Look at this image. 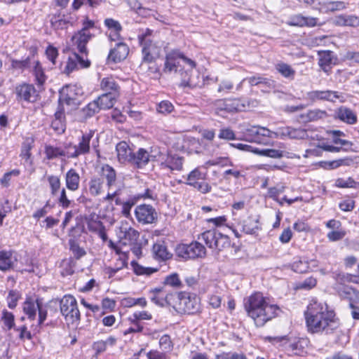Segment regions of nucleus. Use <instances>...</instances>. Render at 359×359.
<instances>
[{
    "instance_id": "nucleus-1",
    "label": "nucleus",
    "mask_w": 359,
    "mask_h": 359,
    "mask_svg": "<svg viewBox=\"0 0 359 359\" xmlns=\"http://www.w3.org/2000/svg\"><path fill=\"white\" fill-rule=\"evenodd\" d=\"M196 62L179 49H172L165 54L162 73L165 75H175L181 80V85L190 88L201 87L203 85L198 75L194 76L192 70Z\"/></svg>"
},
{
    "instance_id": "nucleus-2",
    "label": "nucleus",
    "mask_w": 359,
    "mask_h": 359,
    "mask_svg": "<svg viewBox=\"0 0 359 359\" xmlns=\"http://www.w3.org/2000/svg\"><path fill=\"white\" fill-rule=\"evenodd\" d=\"M304 315L308 332L311 334H331L339 325L335 313L316 299L311 301Z\"/></svg>"
},
{
    "instance_id": "nucleus-3",
    "label": "nucleus",
    "mask_w": 359,
    "mask_h": 359,
    "mask_svg": "<svg viewBox=\"0 0 359 359\" xmlns=\"http://www.w3.org/2000/svg\"><path fill=\"white\" fill-rule=\"evenodd\" d=\"M244 308L257 327L264 326L278 316L279 307L269 303L259 292H255L244 299Z\"/></svg>"
},
{
    "instance_id": "nucleus-4",
    "label": "nucleus",
    "mask_w": 359,
    "mask_h": 359,
    "mask_svg": "<svg viewBox=\"0 0 359 359\" xmlns=\"http://www.w3.org/2000/svg\"><path fill=\"white\" fill-rule=\"evenodd\" d=\"M137 39L141 48L140 67L155 62L160 57L163 46V41L160 39L158 34L147 28L139 32Z\"/></svg>"
},
{
    "instance_id": "nucleus-5",
    "label": "nucleus",
    "mask_w": 359,
    "mask_h": 359,
    "mask_svg": "<svg viewBox=\"0 0 359 359\" xmlns=\"http://www.w3.org/2000/svg\"><path fill=\"white\" fill-rule=\"evenodd\" d=\"M290 127H282L276 131H271L269 129L259 126H252L245 130L246 140L260 144L267 145L270 144L271 138L289 137Z\"/></svg>"
},
{
    "instance_id": "nucleus-6",
    "label": "nucleus",
    "mask_w": 359,
    "mask_h": 359,
    "mask_svg": "<svg viewBox=\"0 0 359 359\" xmlns=\"http://www.w3.org/2000/svg\"><path fill=\"white\" fill-rule=\"evenodd\" d=\"M198 239L203 241L210 249L216 252L229 248L231 245L229 237L215 229L204 231L198 236Z\"/></svg>"
},
{
    "instance_id": "nucleus-7",
    "label": "nucleus",
    "mask_w": 359,
    "mask_h": 359,
    "mask_svg": "<svg viewBox=\"0 0 359 359\" xmlns=\"http://www.w3.org/2000/svg\"><path fill=\"white\" fill-rule=\"evenodd\" d=\"M95 27V22L88 18H86L82 22L81 29L75 33L72 37V44L77 48L81 54H85L86 56L88 53L86 44L94 36L93 31Z\"/></svg>"
},
{
    "instance_id": "nucleus-8",
    "label": "nucleus",
    "mask_w": 359,
    "mask_h": 359,
    "mask_svg": "<svg viewBox=\"0 0 359 359\" xmlns=\"http://www.w3.org/2000/svg\"><path fill=\"white\" fill-rule=\"evenodd\" d=\"M119 93H105L98 97V98L90 102L82 110L86 117H91L100 110H106L112 108L114 105Z\"/></svg>"
},
{
    "instance_id": "nucleus-9",
    "label": "nucleus",
    "mask_w": 359,
    "mask_h": 359,
    "mask_svg": "<svg viewBox=\"0 0 359 359\" xmlns=\"http://www.w3.org/2000/svg\"><path fill=\"white\" fill-rule=\"evenodd\" d=\"M60 311L67 324H73L80 320V312L77 302L72 295L64 296L60 302Z\"/></svg>"
},
{
    "instance_id": "nucleus-10",
    "label": "nucleus",
    "mask_w": 359,
    "mask_h": 359,
    "mask_svg": "<svg viewBox=\"0 0 359 359\" xmlns=\"http://www.w3.org/2000/svg\"><path fill=\"white\" fill-rule=\"evenodd\" d=\"M177 303L172 306L178 312L193 314L200 309V299L196 295L180 292L177 295Z\"/></svg>"
},
{
    "instance_id": "nucleus-11",
    "label": "nucleus",
    "mask_w": 359,
    "mask_h": 359,
    "mask_svg": "<svg viewBox=\"0 0 359 359\" xmlns=\"http://www.w3.org/2000/svg\"><path fill=\"white\" fill-rule=\"evenodd\" d=\"M339 296L349 301L351 315L355 320H359V307L355 304L359 303V292L348 285H340L337 288Z\"/></svg>"
},
{
    "instance_id": "nucleus-12",
    "label": "nucleus",
    "mask_w": 359,
    "mask_h": 359,
    "mask_svg": "<svg viewBox=\"0 0 359 359\" xmlns=\"http://www.w3.org/2000/svg\"><path fill=\"white\" fill-rule=\"evenodd\" d=\"M83 91L81 88L76 85L67 86L62 88L60 93V102L62 104H67L72 107L79 105V97L83 95Z\"/></svg>"
},
{
    "instance_id": "nucleus-13",
    "label": "nucleus",
    "mask_w": 359,
    "mask_h": 359,
    "mask_svg": "<svg viewBox=\"0 0 359 359\" xmlns=\"http://www.w3.org/2000/svg\"><path fill=\"white\" fill-rule=\"evenodd\" d=\"M177 253L179 256L184 259H195L205 257L206 249L200 242L195 241L189 245L179 247Z\"/></svg>"
},
{
    "instance_id": "nucleus-14",
    "label": "nucleus",
    "mask_w": 359,
    "mask_h": 359,
    "mask_svg": "<svg viewBox=\"0 0 359 359\" xmlns=\"http://www.w3.org/2000/svg\"><path fill=\"white\" fill-rule=\"evenodd\" d=\"M307 98L313 102L317 100L329 101L335 102L339 100L344 102V97L342 93L334 90H313L307 93Z\"/></svg>"
},
{
    "instance_id": "nucleus-15",
    "label": "nucleus",
    "mask_w": 359,
    "mask_h": 359,
    "mask_svg": "<svg viewBox=\"0 0 359 359\" xmlns=\"http://www.w3.org/2000/svg\"><path fill=\"white\" fill-rule=\"evenodd\" d=\"M137 221L142 224H152L157 219V212L150 205H140L135 208Z\"/></svg>"
},
{
    "instance_id": "nucleus-16",
    "label": "nucleus",
    "mask_w": 359,
    "mask_h": 359,
    "mask_svg": "<svg viewBox=\"0 0 359 359\" xmlns=\"http://www.w3.org/2000/svg\"><path fill=\"white\" fill-rule=\"evenodd\" d=\"M90 65V62L87 59V56L85 55L84 57L83 55H79V54L74 53L69 57L63 69V72L68 75L79 68H87Z\"/></svg>"
},
{
    "instance_id": "nucleus-17",
    "label": "nucleus",
    "mask_w": 359,
    "mask_h": 359,
    "mask_svg": "<svg viewBox=\"0 0 359 359\" xmlns=\"http://www.w3.org/2000/svg\"><path fill=\"white\" fill-rule=\"evenodd\" d=\"M15 93L18 100L34 102L36 100L38 94L32 84L23 83L15 88Z\"/></svg>"
},
{
    "instance_id": "nucleus-18",
    "label": "nucleus",
    "mask_w": 359,
    "mask_h": 359,
    "mask_svg": "<svg viewBox=\"0 0 359 359\" xmlns=\"http://www.w3.org/2000/svg\"><path fill=\"white\" fill-rule=\"evenodd\" d=\"M140 233L128 225L127 222L121 223L120 226V242L123 245H132L136 243Z\"/></svg>"
},
{
    "instance_id": "nucleus-19",
    "label": "nucleus",
    "mask_w": 359,
    "mask_h": 359,
    "mask_svg": "<svg viewBox=\"0 0 359 359\" xmlns=\"http://www.w3.org/2000/svg\"><path fill=\"white\" fill-rule=\"evenodd\" d=\"M116 150L118 160L121 163H132L134 153L126 142L122 141L118 143Z\"/></svg>"
},
{
    "instance_id": "nucleus-20",
    "label": "nucleus",
    "mask_w": 359,
    "mask_h": 359,
    "mask_svg": "<svg viewBox=\"0 0 359 359\" xmlns=\"http://www.w3.org/2000/svg\"><path fill=\"white\" fill-rule=\"evenodd\" d=\"M318 65L325 73L329 74L332 65L335 64L333 53L330 50H321L318 52Z\"/></svg>"
},
{
    "instance_id": "nucleus-21",
    "label": "nucleus",
    "mask_w": 359,
    "mask_h": 359,
    "mask_svg": "<svg viewBox=\"0 0 359 359\" xmlns=\"http://www.w3.org/2000/svg\"><path fill=\"white\" fill-rule=\"evenodd\" d=\"M17 258L11 250L0 251V271H7L13 269Z\"/></svg>"
},
{
    "instance_id": "nucleus-22",
    "label": "nucleus",
    "mask_w": 359,
    "mask_h": 359,
    "mask_svg": "<svg viewBox=\"0 0 359 359\" xmlns=\"http://www.w3.org/2000/svg\"><path fill=\"white\" fill-rule=\"evenodd\" d=\"M335 117L349 125L355 124L358 121L356 114L344 106L340 107L335 111Z\"/></svg>"
},
{
    "instance_id": "nucleus-23",
    "label": "nucleus",
    "mask_w": 359,
    "mask_h": 359,
    "mask_svg": "<svg viewBox=\"0 0 359 359\" xmlns=\"http://www.w3.org/2000/svg\"><path fill=\"white\" fill-rule=\"evenodd\" d=\"M285 348L292 354L299 355L308 346V340L304 338H294L285 343Z\"/></svg>"
},
{
    "instance_id": "nucleus-24",
    "label": "nucleus",
    "mask_w": 359,
    "mask_h": 359,
    "mask_svg": "<svg viewBox=\"0 0 359 359\" xmlns=\"http://www.w3.org/2000/svg\"><path fill=\"white\" fill-rule=\"evenodd\" d=\"M152 252L155 259L166 261L172 258V254L168 250L164 241H158L154 244Z\"/></svg>"
},
{
    "instance_id": "nucleus-25",
    "label": "nucleus",
    "mask_w": 359,
    "mask_h": 359,
    "mask_svg": "<svg viewBox=\"0 0 359 359\" xmlns=\"http://www.w3.org/2000/svg\"><path fill=\"white\" fill-rule=\"evenodd\" d=\"M128 53V46L124 43L119 42L110 50L109 57L114 62H121L127 57Z\"/></svg>"
},
{
    "instance_id": "nucleus-26",
    "label": "nucleus",
    "mask_w": 359,
    "mask_h": 359,
    "mask_svg": "<svg viewBox=\"0 0 359 359\" xmlns=\"http://www.w3.org/2000/svg\"><path fill=\"white\" fill-rule=\"evenodd\" d=\"M318 19L313 17H304L302 15H295L292 16L287 24L290 26L298 27H314L317 25Z\"/></svg>"
},
{
    "instance_id": "nucleus-27",
    "label": "nucleus",
    "mask_w": 359,
    "mask_h": 359,
    "mask_svg": "<svg viewBox=\"0 0 359 359\" xmlns=\"http://www.w3.org/2000/svg\"><path fill=\"white\" fill-rule=\"evenodd\" d=\"M80 176L73 168L69 170L65 175V184L67 188L72 191H76L79 187Z\"/></svg>"
},
{
    "instance_id": "nucleus-28",
    "label": "nucleus",
    "mask_w": 359,
    "mask_h": 359,
    "mask_svg": "<svg viewBox=\"0 0 359 359\" xmlns=\"http://www.w3.org/2000/svg\"><path fill=\"white\" fill-rule=\"evenodd\" d=\"M347 4L342 1H325L319 4L318 10L323 13L342 11L346 8Z\"/></svg>"
},
{
    "instance_id": "nucleus-29",
    "label": "nucleus",
    "mask_w": 359,
    "mask_h": 359,
    "mask_svg": "<svg viewBox=\"0 0 359 359\" xmlns=\"http://www.w3.org/2000/svg\"><path fill=\"white\" fill-rule=\"evenodd\" d=\"M104 25L111 30L109 38L111 41H116L120 37V32L122 30V26L120 22L113 18H106Z\"/></svg>"
},
{
    "instance_id": "nucleus-30",
    "label": "nucleus",
    "mask_w": 359,
    "mask_h": 359,
    "mask_svg": "<svg viewBox=\"0 0 359 359\" xmlns=\"http://www.w3.org/2000/svg\"><path fill=\"white\" fill-rule=\"evenodd\" d=\"M95 132L90 130L88 133L83 134L79 144L75 145L80 155H84L90 151V142L93 137Z\"/></svg>"
},
{
    "instance_id": "nucleus-31",
    "label": "nucleus",
    "mask_w": 359,
    "mask_h": 359,
    "mask_svg": "<svg viewBox=\"0 0 359 359\" xmlns=\"http://www.w3.org/2000/svg\"><path fill=\"white\" fill-rule=\"evenodd\" d=\"M151 161L149 151L141 148L136 154H134L132 164L136 165L139 168H144Z\"/></svg>"
},
{
    "instance_id": "nucleus-32",
    "label": "nucleus",
    "mask_w": 359,
    "mask_h": 359,
    "mask_svg": "<svg viewBox=\"0 0 359 359\" xmlns=\"http://www.w3.org/2000/svg\"><path fill=\"white\" fill-rule=\"evenodd\" d=\"M352 158L346 157L331 161H323L320 163L321 166L327 170H333L341 166H349L353 163Z\"/></svg>"
},
{
    "instance_id": "nucleus-33",
    "label": "nucleus",
    "mask_w": 359,
    "mask_h": 359,
    "mask_svg": "<svg viewBox=\"0 0 359 359\" xmlns=\"http://www.w3.org/2000/svg\"><path fill=\"white\" fill-rule=\"evenodd\" d=\"M275 67L277 72L284 78L289 80L294 79L296 71L290 65L279 62L276 65Z\"/></svg>"
},
{
    "instance_id": "nucleus-34",
    "label": "nucleus",
    "mask_w": 359,
    "mask_h": 359,
    "mask_svg": "<svg viewBox=\"0 0 359 359\" xmlns=\"http://www.w3.org/2000/svg\"><path fill=\"white\" fill-rule=\"evenodd\" d=\"M248 106V102L246 100L241 99H228L227 111L234 112L245 111Z\"/></svg>"
},
{
    "instance_id": "nucleus-35",
    "label": "nucleus",
    "mask_w": 359,
    "mask_h": 359,
    "mask_svg": "<svg viewBox=\"0 0 359 359\" xmlns=\"http://www.w3.org/2000/svg\"><path fill=\"white\" fill-rule=\"evenodd\" d=\"M41 302L36 300L34 302L32 299H27L23 306V311L29 319H34L36 311L41 305Z\"/></svg>"
},
{
    "instance_id": "nucleus-36",
    "label": "nucleus",
    "mask_w": 359,
    "mask_h": 359,
    "mask_svg": "<svg viewBox=\"0 0 359 359\" xmlns=\"http://www.w3.org/2000/svg\"><path fill=\"white\" fill-rule=\"evenodd\" d=\"M336 24L339 26H359V18L355 15H339L336 18Z\"/></svg>"
},
{
    "instance_id": "nucleus-37",
    "label": "nucleus",
    "mask_w": 359,
    "mask_h": 359,
    "mask_svg": "<svg viewBox=\"0 0 359 359\" xmlns=\"http://www.w3.org/2000/svg\"><path fill=\"white\" fill-rule=\"evenodd\" d=\"M259 229V219L254 217H248L243 221V230L248 234H254Z\"/></svg>"
},
{
    "instance_id": "nucleus-38",
    "label": "nucleus",
    "mask_w": 359,
    "mask_h": 359,
    "mask_svg": "<svg viewBox=\"0 0 359 359\" xmlns=\"http://www.w3.org/2000/svg\"><path fill=\"white\" fill-rule=\"evenodd\" d=\"M33 74L38 85H43L46 81V76L40 62L37 60L32 62V64Z\"/></svg>"
},
{
    "instance_id": "nucleus-39",
    "label": "nucleus",
    "mask_w": 359,
    "mask_h": 359,
    "mask_svg": "<svg viewBox=\"0 0 359 359\" xmlns=\"http://www.w3.org/2000/svg\"><path fill=\"white\" fill-rule=\"evenodd\" d=\"M162 165L172 170H181L182 169L183 158L178 156H172L166 162L161 163Z\"/></svg>"
},
{
    "instance_id": "nucleus-40",
    "label": "nucleus",
    "mask_w": 359,
    "mask_h": 359,
    "mask_svg": "<svg viewBox=\"0 0 359 359\" xmlns=\"http://www.w3.org/2000/svg\"><path fill=\"white\" fill-rule=\"evenodd\" d=\"M102 176L107 180V185L109 187H111L116 179V171L114 169L109 165H104L102 168Z\"/></svg>"
},
{
    "instance_id": "nucleus-41",
    "label": "nucleus",
    "mask_w": 359,
    "mask_h": 359,
    "mask_svg": "<svg viewBox=\"0 0 359 359\" xmlns=\"http://www.w3.org/2000/svg\"><path fill=\"white\" fill-rule=\"evenodd\" d=\"M102 90L106 93H118L119 87L115 80L111 77H106L102 79L100 83Z\"/></svg>"
},
{
    "instance_id": "nucleus-42",
    "label": "nucleus",
    "mask_w": 359,
    "mask_h": 359,
    "mask_svg": "<svg viewBox=\"0 0 359 359\" xmlns=\"http://www.w3.org/2000/svg\"><path fill=\"white\" fill-rule=\"evenodd\" d=\"M103 180L100 177H94L89 182V191L93 196L99 195L102 189Z\"/></svg>"
},
{
    "instance_id": "nucleus-43",
    "label": "nucleus",
    "mask_w": 359,
    "mask_h": 359,
    "mask_svg": "<svg viewBox=\"0 0 359 359\" xmlns=\"http://www.w3.org/2000/svg\"><path fill=\"white\" fill-rule=\"evenodd\" d=\"M256 154L263 156H267L273 158H280L284 156V151L279 149H266L255 150Z\"/></svg>"
},
{
    "instance_id": "nucleus-44",
    "label": "nucleus",
    "mask_w": 359,
    "mask_h": 359,
    "mask_svg": "<svg viewBox=\"0 0 359 359\" xmlns=\"http://www.w3.org/2000/svg\"><path fill=\"white\" fill-rule=\"evenodd\" d=\"M47 180L50 189V193L53 196H56L61 187L60 179L58 176L56 175H48L47 177Z\"/></svg>"
},
{
    "instance_id": "nucleus-45",
    "label": "nucleus",
    "mask_w": 359,
    "mask_h": 359,
    "mask_svg": "<svg viewBox=\"0 0 359 359\" xmlns=\"http://www.w3.org/2000/svg\"><path fill=\"white\" fill-rule=\"evenodd\" d=\"M164 284L175 288H182L183 283L177 273L167 276L164 280Z\"/></svg>"
},
{
    "instance_id": "nucleus-46",
    "label": "nucleus",
    "mask_w": 359,
    "mask_h": 359,
    "mask_svg": "<svg viewBox=\"0 0 359 359\" xmlns=\"http://www.w3.org/2000/svg\"><path fill=\"white\" fill-rule=\"evenodd\" d=\"M45 153L48 159H53L59 156H65V151L58 147H54L52 146H46L45 149Z\"/></svg>"
},
{
    "instance_id": "nucleus-47",
    "label": "nucleus",
    "mask_w": 359,
    "mask_h": 359,
    "mask_svg": "<svg viewBox=\"0 0 359 359\" xmlns=\"http://www.w3.org/2000/svg\"><path fill=\"white\" fill-rule=\"evenodd\" d=\"M69 244L70 250L72 252L76 259H79L86 255V252L85 250L81 248L74 239H70Z\"/></svg>"
},
{
    "instance_id": "nucleus-48",
    "label": "nucleus",
    "mask_w": 359,
    "mask_h": 359,
    "mask_svg": "<svg viewBox=\"0 0 359 359\" xmlns=\"http://www.w3.org/2000/svg\"><path fill=\"white\" fill-rule=\"evenodd\" d=\"M159 348L162 351L166 353L170 352L172 350L173 344L169 335L164 334L160 338Z\"/></svg>"
},
{
    "instance_id": "nucleus-49",
    "label": "nucleus",
    "mask_w": 359,
    "mask_h": 359,
    "mask_svg": "<svg viewBox=\"0 0 359 359\" xmlns=\"http://www.w3.org/2000/svg\"><path fill=\"white\" fill-rule=\"evenodd\" d=\"M87 226L89 231L95 233L104 228L102 222L98 219L97 217L96 218H90L88 220Z\"/></svg>"
},
{
    "instance_id": "nucleus-50",
    "label": "nucleus",
    "mask_w": 359,
    "mask_h": 359,
    "mask_svg": "<svg viewBox=\"0 0 359 359\" xmlns=\"http://www.w3.org/2000/svg\"><path fill=\"white\" fill-rule=\"evenodd\" d=\"M327 116L325 111L319 109L310 110L307 113V117L310 121H314L319 119H323Z\"/></svg>"
},
{
    "instance_id": "nucleus-51",
    "label": "nucleus",
    "mask_w": 359,
    "mask_h": 359,
    "mask_svg": "<svg viewBox=\"0 0 359 359\" xmlns=\"http://www.w3.org/2000/svg\"><path fill=\"white\" fill-rule=\"evenodd\" d=\"M174 297L173 294H168L165 297H159L158 295H155L151 298V301L156 304V305L161 306H172V304L170 302V300Z\"/></svg>"
},
{
    "instance_id": "nucleus-52",
    "label": "nucleus",
    "mask_w": 359,
    "mask_h": 359,
    "mask_svg": "<svg viewBox=\"0 0 359 359\" xmlns=\"http://www.w3.org/2000/svg\"><path fill=\"white\" fill-rule=\"evenodd\" d=\"M69 21L67 20L64 17L61 16H53L51 18L52 26L55 29H63L67 27Z\"/></svg>"
},
{
    "instance_id": "nucleus-53",
    "label": "nucleus",
    "mask_w": 359,
    "mask_h": 359,
    "mask_svg": "<svg viewBox=\"0 0 359 359\" xmlns=\"http://www.w3.org/2000/svg\"><path fill=\"white\" fill-rule=\"evenodd\" d=\"M200 180H203V174L198 169H194L188 175L186 184L192 186Z\"/></svg>"
},
{
    "instance_id": "nucleus-54",
    "label": "nucleus",
    "mask_w": 359,
    "mask_h": 359,
    "mask_svg": "<svg viewBox=\"0 0 359 359\" xmlns=\"http://www.w3.org/2000/svg\"><path fill=\"white\" fill-rule=\"evenodd\" d=\"M32 64V62L29 57H27L24 60H13L11 62V66L13 68L20 70L31 68Z\"/></svg>"
},
{
    "instance_id": "nucleus-55",
    "label": "nucleus",
    "mask_w": 359,
    "mask_h": 359,
    "mask_svg": "<svg viewBox=\"0 0 359 359\" xmlns=\"http://www.w3.org/2000/svg\"><path fill=\"white\" fill-rule=\"evenodd\" d=\"M346 234V231L342 228H340L339 229L330 231L327 233V237L330 241L334 242L343 239Z\"/></svg>"
},
{
    "instance_id": "nucleus-56",
    "label": "nucleus",
    "mask_w": 359,
    "mask_h": 359,
    "mask_svg": "<svg viewBox=\"0 0 359 359\" xmlns=\"http://www.w3.org/2000/svg\"><path fill=\"white\" fill-rule=\"evenodd\" d=\"M307 137V132L302 128H293L290 127L289 138L290 139H304Z\"/></svg>"
},
{
    "instance_id": "nucleus-57",
    "label": "nucleus",
    "mask_w": 359,
    "mask_h": 359,
    "mask_svg": "<svg viewBox=\"0 0 359 359\" xmlns=\"http://www.w3.org/2000/svg\"><path fill=\"white\" fill-rule=\"evenodd\" d=\"M1 320H3L4 325L8 327V330H11V328L13 327L14 316L12 313L8 312L6 310H4Z\"/></svg>"
},
{
    "instance_id": "nucleus-58",
    "label": "nucleus",
    "mask_w": 359,
    "mask_h": 359,
    "mask_svg": "<svg viewBox=\"0 0 359 359\" xmlns=\"http://www.w3.org/2000/svg\"><path fill=\"white\" fill-rule=\"evenodd\" d=\"M129 320L131 322V326L124 332V334L126 335L133 332H141L143 330V326L140 323L139 320H134L133 317H130Z\"/></svg>"
},
{
    "instance_id": "nucleus-59",
    "label": "nucleus",
    "mask_w": 359,
    "mask_h": 359,
    "mask_svg": "<svg viewBox=\"0 0 359 359\" xmlns=\"http://www.w3.org/2000/svg\"><path fill=\"white\" fill-rule=\"evenodd\" d=\"M218 137L225 140H233L236 139V134L231 128H224L219 130Z\"/></svg>"
},
{
    "instance_id": "nucleus-60",
    "label": "nucleus",
    "mask_w": 359,
    "mask_h": 359,
    "mask_svg": "<svg viewBox=\"0 0 359 359\" xmlns=\"http://www.w3.org/2000/svg\"><path fill=\"white\" fill-rule=\"evenodd\" d=\"M149 158L151 161H161L164 159V156L160 149L157 147L150 148L149 151Z\"/></svg>"
},
{
    "instance_id": "nucleus-61",
    "label": "nucleus",
    "mask_w": 359,
    "mask_h": 359,
    "mask_svg": "<svg viewBox=\"0 0 359 359\" xmlns=\"http://www.w3.org/2000/svg\"><path fill=\"white\" fill-rule=\"evenodd\" d=\"M247 80L248 81L249 83L251 86H257L259 84H264L266 86L270 85L269 79H268L266 78H264L260 76H253L248 78Z\"/></svg>"
},
{
    "instance_id": "nucleus-62",
    "label": "nucleus",
    "mask_w": 359,
    "mask_h": 359,
    "mask_svg": "<svg viewBox=\"0 0 359 359\" xmlns=\"http://www.w3.org/2000/svg\"><path fill=\"white\" fill-rule=\"evenodd\" d=\"M20 297L18 292L11 290L7 297L8 306L10 309H14L17 305V302Z\"/></svg>"
},
{
    "instance_id": "nucleus-63",
    "label": "nucleus",
    "mask_w": 359,
    "mask_h": 359,
    "mask_svg": "<svg viewBox=\"0 0 359 359\" xmlns=\"http://www.w3.org/2000/svg\"><path fill=\"white\" fill-rule=\"evenodd\" d=\"M173 105L168 101L161 102L156 108V110L161 114H169L173 110Z\"/></svg>"
},
{
    "instance_id": "nucleus-64",
    "label": "nucleus",
    "mask_w": 359,
    "mask_h": 359,
    "mask_svg": "<svg viewBox=\"0 0 359 359\" xmlns=\"http://www.w3.org/2000/svg\"><path fill=\"white\" fill-rule=\"evenodd\" d=\"M215 359H247L245 355L237 353H222L216 356Z\"/></svg>"
}]
</instances>
